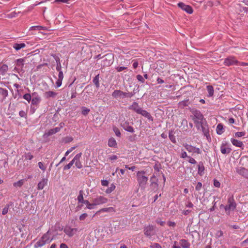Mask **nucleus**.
Wrapping results in <instances>:
<instances>
[{
  "instance_id": "a18cd8bd",
  "label": "nucleus",
  "mask_w": 248,
  "mask_h": 248,
  "mask_svg": "<svg viewBox=\"0 0 248 248\" xmlns=\"http://www.w3.org/2000/svg\"><path fill=\"white\" fill-rule=\"evenodd\" d=\"M9 208V205H6L5 206V207L2 209V215H6L8 213Z\"/></svg>"
},
{
  "instance_id": "b1692460",
  "label": "nucleus",
  "mask_w": 248,
  "mask_h": 248,
  "mask_svg": "<svg viewBox=\"0 0 248 248\" xmlns=\"http://www.w3.org/2000/svg\"><path fill=\"white\" fill-rule=\"evenodd\" d=\"M57 95V93L53 91H48L44 93V96L46 98L50 97L54 98Z\"/></svg>"
},
{
  "instance_id": "69168bd1",
  "label": "nucleus",
  "mask_w": 248,
  "mask_h": 248,
  "mask_svg": "<svg viewBox=\"0 0 248 248\" xmlns=\"http://www.w3.org/2000/svg\"><path fill=\"white\" fill-rule=\"evenodd\" d=\"M156 222L160 225L161 226H164L165 222L164 221H162L161 219H157L156 220Z\"/></svg>"
},
{
  "instance_id": "603ef678",
  "label": "nucleus",
  "mask_w": 248,
  "mask_h": 248,
  "mask_svg": "<svg viewBox=\"0 0 248 248\" xmlns=\"http://www.w3.org/2000/svg\"><path fill=\"white\" fill-rule=\"evenodd\" d=\"M151 248H162L161 246L158 243H154L151 245Z\"/></svg>"
},
{
  "instance_id": "9b49d317",
  "label": "nucleus",
  "mask_w": 248,
  "mask_h": 248,
  "mask_svg": "<svg viewBox=\"0 0 248 248\" xmlns=\"http://www.w3.org/2000/svg\"><path fill=\"white\" fill-rule=\"evenodd\" d=\"M65 233L69 237H72L78 231L77 228H72L70 226H66L63 230Z\"/></svg>"
},
{
  "instance_id": "37998d69",
  "label": "nucleus",
  "mask_w": 248,
  "mask_h": 248,
  "mask_svg": "<svg viewBox=\"0 0 248 248\" xmlns=\"http://www.w3.org/2000/svg\"><path fill=\"white\" fill-rule=\"evenodd\" d=\"M246 134V133L245 132H237L235 133V136L236 137H241L243 136H244Z\"/></svg>"
},
{
  "instance_id": "473e14b6",
  "label": "nucleus",
  "mask_w": 248,
  "mask_h": 248,
  "mask_svg": "<svg viewBox=\"0 0 248 248\" xmlns=\"http://www.w3.org/2000/svg\"><path fill=\"white\" fill-rule=\"evenodd\" d=\"M55 60L57 62L56 70L57 71H60L62 70V65L60 62V60L59 58L57 57L55 58Z\"/></svg>"
},
{
  "instance_id": "79ce46f5",
  "label": "nucleus",
  "mask_w": 248,
  "mask_h": 248,
  "mask_svg": "<svg viewBox=\"0 0 248 248\" xmlns=\"http://www.w3.org/2000/svg\"><path fill=\"white\" fill-rule=\"evenodd\" d=\"M78 146H75L71 147L69 150H68L65 153V156H67L71 152H72L74 150H75Z\"/></svg>"
},
{
  "instance_id": "f8f14e48",
  "label": "nucleus",
  "mask_w": 248,
  "mask_h": 248,
  "mask_svg": "<svg viewBox=\"0 0 248 248\" xmlns=\"http://www.w3.org/2000/svg\"><path fill=\"white\" fill-rule=\"evenodd\" d=\"M232 151L227 143H222L220 146V151L222 154H229Z\"/></svg>"
},
{
  "instance_id": "6e6552de",
  "label": "nucleus",
  "mask_w": 248,
  "mask_h": 248,
  "mask_svg": "<svg viewBox=\"0 0 248 248\" xmlns=\"http://www.w3.org/2000/svg\"><path fill=\"white\" fill-rule=\"evenodd\" d=\"M82 153L78 154L74 158L71 160L73 164H75L76 167L78 169H81L83 167L80 159L81 158Z\"/></svg>"
},
{
  "instance_id": "09e8293b",
  "label": "nucleus",
  "mask_w": 248,
  "mask_h": 248,
  "mask_svg": "<svg viewBox=\"0 0 248 248\" xmlns=\"http://www.w3.org/2000/svg\"><path fill=\"white\" fill-rule=\"evenodd\" d=\"M73 164H74L73 163L72 161H71L67 165L64 167L63 170H66L70 169Z\"/></svg>"
},
{
  "instance_id": "58836bf2",
  "label": "nucleus",
  "mask_w": 248,
  "mask_h": 248,
  "mask_svg": "<svg viewBox=\"0 0 248 248\" xmlns=\"http://www.w3.org/2000/svg\"><path fill=\"white\" fill-rule=\"evenodd\" d=\"M0 93L2 95L3 97H5L8 95L7 91L2 88H0Z\"/></svg>"
},
{
  "instance_id": "e433bc0d",
  "label": "nucleus",
  "mask_w": 248,
  "mask_h": 248,
  "mask_svg": "<svg viewBox=\"0 0 248 248\" xmlns=\"http://www.w3.org/2000/svg\"><path fill=\"white\" fill-rule=\"evenodd\" d=\"M201 126H202V132L203 133L204 136L207 137L208 135H209V132L208 129L206 128L205 127L203 126L202 124H201Z\"/></svg>"
},
{
  "instance_id": "a19ab883",
  "label": "nucleus",
  "mask_w": 248,
  "mask_h": 248,
  "mask_svg": "<svg viewBox=\"0 0 248 248\" xmlns=\"http://www.w3.org/2000/svg\"><path fill=\"white\" fill-rule=\"evenodd\" d=\"M90 112V109L87 108L83 107L82 108V113L84 115H86L88 114V113Z\"/></svg>"
},
{
  "instance_id": "8fccbe9b",
  "label": "nucleus",
  "mask_w": 248,
  "mask_h": 248,
  "mask_svg": "<svg viewBox=\"0 0 248 248\" xmlns=\"http://www.w3.org/2000/svg\"><path fill=\"white\" fill-rule=\"evenodd\" d=\"M169 138L170 139V140L173 143H175L176 142V140H175V136L171 134V133H170L169 134Z\"/></svg>"
},
{
  "instance_id": "6ab92c4d",
  "label": "nucleus",
  "mask_w": 248,
  "mask_h": 248,
  "mask_svg": "<svg viewBox=\"0 0 248 248\" xmlns=\"http://www.w3.org/2000/svg\"><path fill=\"white\" fill-rule=\"evenodd\" d=\"M99 212H107L109 213H114L116 212V209L113 207H106L101 209Z\"/></svg>"
},
{
  "instance_id": "5701e85b",
  "label": "nucleus",
  "mask_w": 248,
  "mask_h": 248,
  "mask_svg": "<svg viewBox=\"0 0 248 248\" xmlns=\"http://www.w3.org/2000/svg\"><path fill=\"white\" fill-rule=\"evenodd\" d=\"M108 146L110 147L116 148L117 147V142L115 139L113 138H111L108 139Z\"/></svg>"
},
{
  "instance_id": "4d7b16f0",
  "label": "nucleus",
  "mask_w": 248,
  "mask_h": 248,
  "mask_svg": "<svg viewBox=\"0 0 248 248\" xmlns=\"http://www.w3.org/2000/svg\"><path fill=\"white\" fill-rule=\"evenodd\" d=\"M25 157L27 159L31 160L33 156L30 153H28L26 155Z\"/></svg>"
},
{
  "instance_id": "c9c22d12",
  "label": "nucleus",
  "mask_w": 248,
  "mask_h": 248,
  "mask_svg": "<svg viewBox=\"0 0 248 248\" xmlns=\"http://www.w3.org/2000/svg\"><path fill=\"white\" fill-rule=\"evenodd\" d=\"M115 188V186L112 184L109 187L107 188L106 190V193L107 194H109L112 192Z\"/></svg>"
},
{
  "instance_id": "774afa93",
  "label": "nucleus",
  "mask_w": 248,
  "mask_h": 248,
  "mask_svg": "<svg viewBox=\"0 0 248 248\" xmlns=\"http://www.w3.org/2000/svg\"><path fill=\"white\" fill-rule=\"evenodd\" d=\"M101 184L103 186H107L108 184V182L107 180H102Z\"/></svg>"
},
{
  "instance_id": "ddd939ff",
  "label": "nucleus",
  "mask_w": 248,
  "mask_h": 248,
  "mask_svg": "<svg viewBox=\"0 0 248 248\" xmlns=\"http://www.w3.org/2000/svg\"><path fill=\"white\" fill-rule=\"evenodd\" d=\"M25 59L23 58L18 59L16 60V67L15 69H16L18 72L19 73V71H23V68L24 65Z\"/></svg>"
},
{
  "instance_id": "39448f33",
  "label": "nucleus",
  "mask_w": 248,
  "mask_h": 248,
  "mask_svg": "<svg viewBox=\"0 0 248 248\" xmlns=\"http://www.w3.org/2000/svg\"><path fill=\"white\" fill-rule=\"evenodd\" d=\"M191 112L193 115L191 116L194 123L198 124H201L203 119V116L199 110L192 109Z\"/></svg>"
},
{
  "instance_id": "bf43d9fd",
  "label": "nucleus",
  "mask_w": 248,
  "mask_h": 248,
  "mask_svg": "<svg viewBox=\"0 0 248 248\" xmlns=\"http://www.w3.org/2000/svg\"><path fill=\"white\" fill-rule=\"evenodd\" d=\"M202 186V184L201 182H198L196 186V190H200Z\"/></svg>"
},
{
  "instance_id": "680f3d73",
  "label": "nucleus",
  "mask_w": 248,
  "mask_h": 248,
  "mask_svg": "<svg viewBox=\"0 0 248 248\" xmlns=\"http://www.w3.org/2000/svg\"><path fill=\"white\" fill-rule=\"evenodd\" d=\"M69 0H55L54 1V3H58V2H62V3H68Z\"/></svg>"
},
{
  "instance_id": "aec40b11",
  "label": "nucleus",
  "mask_w": 248,
  "mask_h": 248,
  "mask_svg": "<svg viewBox=\"0 0 248 248\" xmlns=\"http://www.w3.org/2000/svg\"><path fill=\"white\" fill-rule=\"evenodd\" d=\"M129 108L135 111L138 114L141 111L142 108H141L137 103H134L132 105H131Z\"/></svg>"
},
{
  "instance_id": "72a5a7b5",
  "label": "nucleus",
  "mask_w": 248,
  "mask_h": 248,
  "mask_svg": "<svg viewBox=\"0 0 248 248\" xmlns=\"http://www.w3.org/2000/svg\"><path fill=\"white\" fill-rule=\"evenodd\" d=\"M24 180L22 179L16 182H15L14 183V186L15 187H21L23 186L24 184Z\"/></svg>"
},
{
  "instance_id": "a878e982",
  "label": "nucleus",
  "mask_w": 248,
  "mask_h": 248,
  "mask_svg": "<svg viewBox=\"0 0 248 248\" xmlns=\"http://www.w3.org/2000/svg\"><path fill=\"white\" fill-rule=\"evenodd\" d=\"M118 159V156L116 155H110L108 156V160L111 162V163H114Z\"/></svg>"
},
{
  "instance_id": "2f4dec72",
  "label": "nucleus",
  "mask_w": 248,
  "mask_h": 248,
  "mask_svg": "<svg viewBox=\"0 0 248 248\" xmlns=\"http://www.w3.org/2000/svg\"><path fill=\"white\" fill-rule=\"evenodd\" d=\"M38 166L43 172L46 170L47 167L46 165L42 162H39L38 163Z\"/></svg>"
},
{
  "instance_id": "c85d7f7f",
  "label": "nucleus",
  "mask_w": 248,
  "mask_h": 248,
  "mask_svg": "<svg viewBox=\"0 0 248 248\" xmlns=\"http://www.w3.org/2000/svg\"><path fill=\"white\" fill-rule=\"evenodd\" d=\"M180 244L184 248H189V243L185 239H182L180 241Z\"/></svg>"
},
{
  "instance_id": "1a4fd4ad",
  "label": "nucleus",
  "mask_w": 248,
  "mask_h": 248,
  "mask_svg": "<svg viewBox=\"0 0 248 248\" xmlns=\"http://www.w3.org/2000/svg\"><path fill=\"white\" fill-rule=\"evenodd\" d=\"M184 146L185 149L189 153H197L198 154H201V151L199 148H196V147L193 146L191 145L188 144H184Z\"/></svg>"
},
{
  "instance_id": "0eeeda50",
  "label": "nucleus",
  "mask_w": 248,
  "mask_h": 248,
  "mask_svg": "<svg viewBox=\"0 0 248 248\" xmlns=\"http://www.w3.org/2000/svg\"><path fill=\"white\" fill-rule=\"evenodd\" d=\"M239 61L233 56H230L224 59V64L226 66L238 65Z\"/></svg>"
},
{
  "instance_id": "3c124183",
  "label": "nucleus",
  "mask_w": 248,
  "mask_h": 248,
  "mask_svg": "<svg viewBox=\"0 0 248 248\" xmlns=\"http://www.w3.org/2000/svg\"><path fill=\"white\" fill-rule=\"evenodd\" d=\"M39 102V99L37 97L33 98L31 100V103L33 105L37 104Z\"/></svg>"
},
{
  "instance_id": "a211bd4d",
  "label": "nucleus",
  "mask_w": 248,
  "mask_h": 248,
  "mask_svg": "<svg viewBox=\"0 0 248 248\" xmlns=\"http://www.w3.org/2000/svg\"><path fill=\"white\" fill-rule=\"evenodd\" d=\"M122 126L125 130L131 133L134 132V129L132 126L129 125L128 123L125 122L122 124Z\"/></svg>"
},
{
  "instance_id": "13d9d810",
  "label": "nucleus",
  "mask_w": 248,
  "mask_h": 248,
  "mask_svg": "<svg viewBox=\"0 0 248 248\" xmlns=\"http://www.w3.org/2000/svg\"><path fill=\"white\" fill-rule=\"evenodd\" d=\"M137 79L141 82L142 83H143L144 82V79L142 77V76L140 75H138L137 76Z\"/></svg>"
},
{
  "instance_id": "4be33fe9",
  "label": "nucleus",
  "mask_w": 248,
  "mask_h": 248,
  "mask_svg": "<svg viewBox=\"0 0 248 248\" xmlns=\"http://www.w3.org/2000/svg\"><path fill=\"white\" fill-rule=\"evenodd\" d=\"M138 114H141L142 116L147 118L149 120H153L152 117L150 114L145 110L142 109Z\"/></svg>"
},
{
  "instance_id": "cd10ccee",
  "label": "nucleus",
  "mask_w": 248,
  "mask_h": 248,
  "mask_svg": "<svg viewBox=\"0 0 248 248\" xmlns=\"http://www.w3.org/2000/svg\"><path fill=\"white\" fill-rule=\"evenodd\" d=\"M60 129L61 128L60 127H55L54 128H53V129H50L47 133V136H50V135H52L54 134H55L58 132H59L60 131Z\"/></svg>"
},
{
  "instance_id": "423d86ee",
  "label": "nucleus",
  "mask_w": 248,
  "mask_h": 248,
  "mask_svg": "<svg viewBox=\"0 0 248 248\" xmlns=\"http://www.w3.org/2000/svg\"><path fill=\"white\" fill-rule=\"evenodd\" d=\"M112 96L114 98H124L125 97H130L131 95L129 93H125L121 90H116L112 93Z\"/></svg>"
},
{
  "instance_id": "f257e3e1",
  "label": "nucleus",
  "mask_w": 248,
  "mask_h": 248,
  "mask_svg": "<svg viewBox=\"0 0 248 248\" xmlns=\"http://www.w3.org/2000/svg\"><path fill=\"white\" fill-rule=\"evenodd\" d=\"M108 201V199L105 196L97 195L92 199L91 202H90L88 209H94L98 205L107 203Z\"/></svg>"
},
{
  "instance_id": "20e7f679",
  "label": "nucleus",
  "mask_w": 248,
  "mask_h": 248,
  "mask_svg": "<svg viewBox=\"0 0 248 248\" xmlns=\"http://www.w3.org/2000/svg\"><path fill=\"white\" fill-rule=\"evenodd\" d=\"M236 203L232 195H230L228 198L227 204L224 206V209L227 214H229L231 211L235 210Z\"/></svg>"
},
{
  "instance_id": "412c9836",
  "label": "nucleus",
  "mask_w": 248,
  "mask_h": 248,
  "mask_svg": "<svg viewBox=\"0 0 248 248\" xmlns=\"http://www.w3.org/2000/svg\"><path fill=\"white\" fill-rule=\"evenodd\" d=\"M154 230L153 226H148L144 229V234L147 236H151L152 235V232Z\"/></svg>"
},
{
  "instance_id": "338daca9",
  "label": "nucleus",
  "mask_w": 248,
  "mask_h": 248,
  "mask_svg": "<svg viewBox=\"0 0 248 248\" xmlns=\"http://www.w3.org/2000/svg\"><path fill=\"white\" fill-rule=\"evenodd\" d=\"M32 28H37L38 30H46V27H44L43 26H34V27H32Z\"/></svg>"
},
{
  "instance_id": "7c9ffc66",
  "label": "nucleus",
  "mask_w": 248,
  "mask_h": 248,
  "mask_svg": "<svg viewBox=\"0 0 248 248\" xmlns=\"http://www.w3.org/2000/svg\"><path fill=\"white\" fill-rule=\"evenodd\" d=\"M73 140V138L71 136H66L62 139V142L64 143L71 142Z\"/></svg>"
},
{
  "instance_id": "ea45409f",
  "label": "nucleus",
  "mask_w": 248,
  "mask_h": 248,
  "mask_svg": "<svg viewBox=\"0 0 248 248\" xmlns=\"http://www.w3.org/2000/svg\"><path fill=\"white\" fill-rule=\"evenodd\" d=\"M189 104V102L188 100H184L179 103V105L183 107L187 106Z\"/></svg>"
},
{
  "instance_id": "4468645a",
  "label": "nucleus",
  "mask_w": 248,
  "mask_h": 248,
  "mask_svg": "<svg viewBox=\"0 0 248 248\" xmlns=\"http://www.w3.org/2000/svg\"><path fill=\"white\" fill-rule=\"evenodd\" d=\"M178 5L179 7H180L183 10L185 11L188 14H191L193 13V9L192 7L189 5H186L183 2H179L178 4Z\"/></svg>"
},
{
  "instance_id": "f704fd0d",
  "label": "nucleus",
  "mask_w": 248,
  "mask_h": 248,
  "mask_svg": "<svg viewBox=\"0 0 248 248\" xmlns=\"http://www.w3.org/2000/svg\"><path fill=\"white\" fill-rule=\"evenodd\" d=\"M207 91L209 96H212L214 94V89L212 86H207Z\"/></svg>"
},
{
  "instance_id": "bb28decb",
  "label": "nucleus",
  "mask_w": 248,
  "mask_h": 248,
  "mask_svg": "<svg viewBox=\"0 0 248 248\" xmlns=\"http://www.w3.org/2000/svg\"><path fill=\"white\" fill-rule=\"evenodd\" d=\"M25 46H26V45L24 43H20V44L16 43V44H14V45H13V47L16 50H19L22 48H24Z\"/></svg>"
},
{
  "instance_id": "49530a36",
  "label": "nucleus",
  "mask_w": 248,
  "mask_h": 248,
  "mask_svg": "<svg viewBox=\"0 0 248 248\" xmlns=\"http://www.w3.org/2000/svg\"><path fill=\"white\" fill-rule=\"evenodd\" d=\"M93 81L97 87H98L99 86V80H98V76H96L94 78Z\"/></svg>"
},
{
  "instance_id": "864d4df0",
  "label": "nucleus",
  "mask_w": 248,
  "mask_h": 248,
  "mask_svg": "<svg viewBox=\"0 0 248 248\" xmlns=\"http://www.w3.org/2000/svg\"><path fill=\"white\" fill-rule=\"evenodd\" d=\"M59 72V75H58V79L63 80V72H62V70L60 71H58Z\"/></svg>"
},
{
  "instance_id": "f03ea898",
  "label": "nucleus",
  "mask_w": 248,
  "mask_h": 248,
  "mask_svg": "<svg viewBox=\"0 0 248 248\" xmlns=\"http://www.w3.org/2000/svg\"><path fill=\"white\" fill-rule=\"evenodd\" d=\"M52 238H50V234L49 231H47L45 233L42 237L34 245V248H38L43 247L46 244L50 243Z\"/></svg>"
},
{
  "instance_id": "6e6d98bb",
  "label": "nucleus",
  "mask_w": 248,
  "mask_h": 248,
  "mask_svg": "<svg viewBox=\"0 0 248 248\" xmlns=\"http://www.w3.org/2000/svg\"><path fill=\"white\" fill-rule=\"evenodd\" d=\"M188 158L189 159L188 162L192 164H195L197 163L196 161L193 158L191 157L190 156H188Z\"/></svg>"
},
{
  "instance_id": "052dcab7",
  "label": "nucleus",
  "mask_w": 248,
  "mask_h": 248,
  "mask_svg": "<svg viewBox=\"0 0 248 248\" xmlns=\"http://www.w3.org/2000/svg\"><path fill=\"white\" fill-rule=\"evenodd\" d=\"M127 67H124V66H120V67H117L116 68V70L117 72H121L125 69H126Z\"/></svg>"
},
{
  "instance_id": "f3484780",
  "label": "nucleus",
  "mask_w": 248,
  "mask_h": 248,
  "mask_svg": "<svg viewBox=\"0 0 248 248\" xmlns=\"http://www.w3.org/2000/svg\"><path fill=\"white\" fill-rule=\"evenodd\" d=\"M231 141L234 146L241 148L242 149H243L244 147L243 142L240 140L232 138L231 139Z\"/></svg>"
},
{
  "instance_id": "de8ad7c7",
  "label": "nucleus",
  "mask_w": 248,
  "mask_h": 248,
  "mask_svg": "<svg viewBox=\"0 0 248 248\" xmlns=\"http://www.w3.org/2000/svg\"><path fill=\"white\" fill-rule=\"evenodd\" d=\"M87 217L88 214L87 213H83L79 216V218L80 221H83Z\"/></svg>"
},
{
  "instance_id": "e2e57ef3",
  "label": "nucleus",
  "mask_w": 248,
  "mask_h": 248,
  "mask_svg": "<svg viewBox=\"0 0 248 248\" xmlns=\"http://www.w3.org/2000/svg\"><path fill=\"white\" fill-rule=\"evenodd\" d=\"M62 80H61V79H57V80L56 82L57 87H58V88L60 87L62 85Z\"/></svg>"
},
{
  "instance_id": "c03bdc74",
  "label": "nucleus",
  "mask_w": 248,
  "mask_h": 248,
  "mask_svg": "<svg viewBox=\"0 0 248 248\" xmlns=\"http://www.w3.org/2000/svg\"><path fill=\"white\" fill-rule=\"evenodd\" d=\"M113 131L117 137H120L121 136V133L119 129L118 128H117L116 127H114Z\"/></svg>"
},
{
  "instance_id": "0e129e2a",
  "label": "nucleus",
  "mask_w": 248,
  "mask_h": 248,
  "mask_svg": "<svg viewBox=\"0 0 248 248\" xmlns=\"http://www.w3.org/2000/svg\"><path fill=\"white\" fill-rule=\"evenodd\" d=\"M19 115L21 117H25L27 115L26 112L24 111L21 110L19 112Z\"/></svg>"
},
{
  "instance_id": "7ed1b4c3",
  "label": "nucleus",
  "mask_w": 248,
  "mask_h": 248,
  "mask_svg": "<svg viewBox=\"0 0 248 248\" xmlns=\"http://www.w3.org/2000/svg\"><path fill=\"white\" fill-rule=\"evenodd\" d=\"M136 177L139 186L144 188L148 180V177L145 176V172L144 170L138 171Z\"/></svg>"
},
{
  "instance_id": "4c0bfd02",
  "label": "nucleus",
  "mask_w": 248,
  "mask_h": 248,
  "mask_svg": "<svg viewBox=\"0 0 248 248\" xmlns=\"http://www.w3.org/2000/svg\"><path fill=\"white\" fill-rule=\"evenodd\" d=\"M23 98L30 102L31 99V96L30 93H26L23 95Z\"/></svg>"
},
{
  "instance_id": "5fc2aeb1",
  "label": "nucleus",
  "mask_w": 248,
  "mask_h": 248,
  "mask_svg": "<svg viewBox=\"0 0 248 248\" xmlns=\"http://www.w3.org/2000/svg\"><path fill=\"white\" fill-rule=\"evenodd\" d=\"M214 185L216 187H219L220 186V183L218 180L215 179L214 181Z\"/></svg>"
},
{
  "instance_id": "9d476101",
  "label": "nucleus",
  "mask_w": 248,
  "mask_h": 248,
  "mask_svg": "<svg viewBox=\"0 0 248 248\" xmlns=\"http://www.w3.org/2000/svg\"><path fill=\"white\" fill-rule=\"evenodd\" d=\"M83 194V191L82 190H80L79 192V195L77 198V200L78 203L85 204L86 205V208L88 209L90 202L88 200H84Z\"/></svg>"
},
{
  "instance_id": "dca6fc26",
  "label": "nucleus",
  "mask_w": 248,
  "mask_h": 248,
  "mask_svg": "<svg viewBox=\"0 0 248 248\" xmlns=\"http://www.w3.org/2000/svg\"><path fill=\"white\" fill-rule=\"evenodd\" d=\"M236 172L245 177L248 176V170L243 167H238L236 169Z\"/></svg>"
},
{
  "instance_id": "393cba45",
  "label": "nucleus",
  "mask_w": 248,
  "mask_h": 248,
  "mask_svg": "<svg viewBox=\"0 0 248 248\" xmlns=\"http://www.w3.org/2000/svg\"><path fill=\"white\" fill-rule=\"evenodd\" d=\"M216 131L218 135H221L224 132L223 125L222 124H219L217 125Z\"/></svg>"
},
{
  "instance_id": "2eb2a0df",
  "label": "nucleus",
  "mask_w": 248,
  "mask_h": 248,
  "mask_svg": "<svg viewBox=\"0 0 248 248\" xmlns=\"http://www.w3.org/2000/svg\"><path fill=\"white\" fill-rule=\"evenodd\" d=\"M48 180L46 178H43L37 185V189L42 190L47 185Z\"/></svg>"
},
{
  "instance_id": "c756f323",
  "label": "nucleus",
  "mask_w": 248,
  "mask_h": 248,
  "mask_svg": "<svg viewBox=\"0 0 248 248\" xmlns=\"http://www.w3.org/2000/svg\"><path fill=\"white\" fill-rule=\"evenodd\" d=\"M204 167L202 162H200L198 165V173L202 175L203 173Z\"/></svg>"
}]
</instances>
